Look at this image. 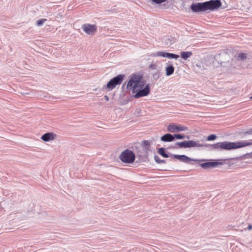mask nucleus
Instances as JSON below:
<instances>
[{"label": "nucleus", "mask_w": 252, "mask_h": 252, "mask_svg": "<svg viewBox=\"0 0 252 252\" xmlns=\"http://www.w3.org/2000/svg\"><path fill=\"white\" fill-rule=\"evenodd\" d=\"M160 140L163 142H172L174 140V136L170 133H166L161 137Z\"/></svg>", "instance_id": "obj_15"}, {"label": "nucleus", "mask_w": 252, "mask_h": 252, "mask_svg": "<svg viewBox=\"0 0 252 252\" xmlns=\"http://www.w3.org/2000/svg\"><path fill=\"white\" fill-rule=\"evenodd\" d=\"M119 158L123 162L126 163H132L135 159V155L133 151L126 149L119 156Z\"/></svg>", "instance_id": "obj_5"}, {"label": "nucleus", "mask_w": 252, "mask_h": 252, "mask_svg": "<svg viewBox=\"0 0 252 252\" xmlns=\"http://www.w3.org/2000/svg\"><path fill=\"white\" fill-rule=\"evenodd\" d=\"M82 28L84 32L89 35H93L97 31V27L95 25L90 24H83Z\"/></svg>", "instance_id": "obj_10"}, {"label": "nucleus", "mask_w": 252, "mask_h": 252, "mask_svg": "<svg viewBox=\"0 0 252 252\" xmlns=\"http://www.w3.org/2000/svg\"><path fill=\"white\" fill-rule=\"evenodd\" d=\"M245 135H249V134H252V129H249L248 131H246L244 133Z\"/></svg>", "instance_id": "obj_29"}, {"label": "nucleus", "mask_w": 252, "mask_h": 252, "mask_svg": "<svg viewBox=\"0 0 252 252\" xmlns=\"http://www.w3.org/2000/svg\"><path fill=\"white\" fill-rule=\"evenodd\" d=\"M142 76L140 75L133 74L129 79L126 88L132 89V93L135 94L134 97L136 98L147 95L150 93L149 85H147L144 88V84L141 81Z\"/></svg>", "instance_id": "obj_1"}, {"label": "nucleus", "mask_w": 252, "mask_h": 252, "mask_svg": "<svg viewBox=\"0 0 252 252\" xmlns=\"http://www.w3.org/2000/svg\"><path fill=\"white\" fill-rule=\"evenodd\" d=\"M192 55V52L190 51L181 52V57L185 60H187L188 59L190 58Z\"/></svg>", "instance_id": "obj_20"}, {"label": "nucleus", "mask_w": 252, "mask_h": 252, "mask_svg": "<svg viewBox=\"0 0 252 252\" xmlns=\"http://www.w3.org/2000/svg\"><path fill=\"white\" fill-rule=\"evenodd\" d=\"M152 56L153 57H162L163 58L174 59L176 60L179 58V56L178 55L162 51L157 52L153 54Z\"/></svg>", "instance_id": "obj_11"}, {"label": "nucleus", "mask_w": 252, "mask_h": 252, "mask_svg": "<svg viewBox=\"0 0 252 252\" xmlns=\"http://www.w3.org/2000/svg\"><path fill=\"white\" fill-rule=\"evenodd\" d=\"M207 64L204 63H198L194 66V69L197 73L203 74L204 73L205 71L207 69Z\"/></svg>", "instance_id": "obj_13"}, {"label": "nucleus", "mask_w": 252, "mask_h": 252, "mask_svg": "<svg viewBox=\"0 0 252 252\" xmlns=\"http://www.w3.org/2000/svg\"><path fill=\"white\" fill-rule=\"evenodd\" d=\"M124 77V75L120 74L113 77L107 83L106 86H104L103 88H107L109 90H113L117 85L122 83Z\"/></svg>", "instance_id": "obj_6"}, {"label": "nucleus", "mask_w": 252, "mask_h": 252, "mask_svg": "<svg viewBox=\"0 0 252 252\" xmlns=\"http://www.w3.org/2000/svg\"><path fill=\"white\" fill-rule=\"evenodd\" d=\"M248 229L250 230L252 229V225L250 224L248 227Z\"/></svg>", "instance_id": "obj_30"}, {"label": "nucleus", "mask_w": 252, "mask_h": 252, "mask_svg": "<svg viewBox=\"0 0 252 252\" xmlns=\"http://www.w3.org/2000/svg\"><path fill=\"white\" fill-rule=\"evenodd\" d=\"M247 58L246 54L245 53H240L238 54L237 56V59H240L241 60H244Z\"/></svg>", "instance_id": "obj_24"}, {"label": "nucleus", "mask_w": 252, "mask_h": 252, "mask_svg": "<svg viewBox=\"0 0 252 252\" xmlns=\"http://www.w3.org/2000/svg\"><path fill=\"white\" fill-rule=\"evenodd\" d=\"M56 134L52 132H47L44 134L41 137V139L45 142L50 141L55 139Z\"/></svg>", "instance_id": "obj_14"}, {"label": "nucleus", "mask_w": 252, "mask_h": 252, "mask_svg": "<svg viewBox=\"0 0 252 252\" xmlns=\"http://www.w3.org/2000/svg\"><path fill=\"white\" fill-rule=\"evenodd\" d=\"M211 148L213 150L218 151H223V144L222 142H218L217 143L210 145Z\"/></svg>", "instance_id": "obj_16"}, {"label": "nucleus", "mask_w": 252, "mask_h": 252, "mask_svg": "<svg viewBox=\"0 0 252 252\" xmlns=\"http://www.w3.org/2000/svg\"><path fill=\"white\" fill-rule=\"evenodd\" d=\"M251 99H252V96L251 97Z\"/></svg>", "instance_id": "obj_33"}, {"label": "nucleus", "mask_w": 252, "mask_h": 252, "mask_svg": "<svg viewBox=\"0 0 252 252\" xmlns=\"http://www.w3.org/2000/svg\"><path fill=\"white\" fill-rule=\"evenodd\" d=\"M175 38H174L172 37H171L166 38L164 42H165V44L167 45H171L175 42Z\"/></svg>", "instance_id": "obj_22"}, {"label": "nucleus", "mask_w": 252, "mask_h": 252, "mask_svg": "<svg viewBox=\"0 0 252 252\" xmlns=\"http://www.w3.org/2000/svg\"><path fill=\"white\" fill-rule=\"evenodd\" d=\"M154 159H155V161L158 163H160V161L161 160L160 159V158L158 156H157V155L155 156Z\"/></svg>", "instance_id": "obj_28"}, {"label": "nucleus", "mask_w": 252, "mask_h": 252, "mask_svg": "<svg viewBox=\"0 0 252 252\" xmlns=\"http://www.w3.org/2000/svg\"><path fill=\"white\" fill-rule=\"evenodd\" d=\"M172 157L176 159H179L180 161L186 163H190V161H195L197 163H199L201 161L204 160V159H193L187 157L186 155H172Z\"/></svg>", "instance_id": "obj_8"}, {"label": "nucleus", "mask_w": 252, "mask_h": 252, "mask_svg": "<svg viewBox=\"0 0 252 252\" xmlns=\"http://www.w3.org/2000/svg\"><path fill=\"white\" fill-rule=\"evenodd\" d=\"M166 0H150L152 3L156 4H160L166 1Z\"/></svg>", "instance_id": "obj_27"}, {"label": "nucleus", "mask_w": 252, "mask_h": 252, "mask_svg": "<svg viewBox=\"0 0 252 252\" xmlns=\"http://www.w3.org/2000/svg\"><path fill=\"white\" fill-rule=\"evenodd\" d=\"M221 5L220 0H210L203 2L192 3L190 8L195 13H200L207 10L214 11Z\"/></svg>", "instance_id": "obj_2"}, {"label": "nucleus", "mask_w": 252, "mask_h": 252, "mask_svg": "<svg viewBox=\"0 0 252 252\" xmlns=\"http://www.w3.org/2000/svg\"><path fill=\"white\" fill-rule=\"evenodd\" d=\"M46 21V19H45L39 20L36 22V25L38 27H40L44 24V23Z\"/></svg>", "instance_id": "obj_25"}, {"label": "nucleus", "mask_w": 252, "mask_h": 252, "mask_svg": "<svg viewBox=\"0 0 252 252\" xmlns=\"http://www.w3.org/2000/svg\"><path fill=\"white\" fill-rule=\"evenodd\" d=\"M251 141L252 142H248L247 141H241L235 142L223 141L222 142L223 151L234 150L251 145H252V140H251Z\"/></svg>", "instance_id": "obj_4"}, {"label": "nucleus", "mask_w": 252, "mask_h": 252, "mask_svg": "<svg viewBox=\"0 0 252 252\" xmlns=\"http://www.w3.org/2000/svg\"><path fill=\"white\" fill-rule=\"evenodd\" d=\"M177 146L180 148H186V141L176 142L175 145L171 146V148L173 149H178Z\"/></svg>", "instance_id": "obj_19"}, {"label": "nucleus", "mask_w": 252, "mask_h": 252, "mask_svg": "<svg viewBox=\"0 0 252 252\" xmlns=\"http://www.w3.org/2000/svg\"><path fill=\"white\" fill-rule=\"evenodd\" d=\"M174 67L172 64H168L165 67L166 75L167 76L171 75L174 72Z\"/></svg>", "instance_id": "obj_17"}, {"label": "nucleus", "mask_w": 252, "mask_h": 252, "mask_svg": "<svg viewBox=\"0 0 252 252\" xmlns=\"http://www.w3.org/2000/svg\"><path fill=\"white\" fill-rule=\"evenodd\" d=\"M142 145L143 146V149L145 152L144 156H146L148 153V150H149L150 143L148 140H144L142 142Z\"/></svg>", "instance_id": "obj_18"}, {"label": "nucleus", "mask_w": 252, "mask_h": 252, "mask_svg": "<svg viewBox=\"0 0 252 252\" xmlns=\"http://www.w3.org/2000/svg\"><path fill=\"white\" fill-rule=\"evenodd\" d=\"M104 98H105V99L106 101H108V100H109V97H108L107 95H105L104 96Z\"/></svg>", "instance_id": "obj_31"}, {"label": "nucleus", "mask_w": 252, "mask_h": 252, "mask_svg": "<svg viewBox=\"0 0 252 252\" xmlns=\"http://www.w3.org/2000/svg\"><path fill=\"white\" fill-rule=\"evenodd\" d=\"M158 153L164 158H168L169 156L166 153L165 149L164 148H160L158 150Z\"/></svg>", "instance_id": "obj_21"}, {"label": "nucleus", "mask_w": 252, "mask_h": 252, "mask_svg": "<svg viewBox=\"0 0 252 252\" xmlns=\"http://www.w3.org/2000/svg\"><path fill=\"white\" fill-rule=\"evenodd\" d=\"M207 147L208 144H203L199 143V141H195L193 140L186 141V148L192 147Z\"/></svg>", "instance_id": "obj_12"}, {"label": "nucleus", "mask_w": 252, "mask_h": 252, "mask_svg": "<svg viewBox=\"0 0 252 252\" xmlns=\"http://www.w3.org/2000/svg\"><path fill=\"white\" fill-rule=\"evenodd\" d=\"M217 138V136L215 134H211L208 136L207 138V140L208 141H212L214 140Z\"/></svg>", "instance_id": "obj_26"}, {"label": "nucleus", "mask_w": 252, "mask_h": 252, "mask_svg": "<svg viewBox=\"0 0 252 252\" xmlns=\"http://www.w3.org/2000/svg\"><path fill=\"white\" fill-rule=\"evenodd\" d=\"M215 60L220 63L222 66L229 68L234 66L233 59L226 52H222L215 56Z\"/></svg>", "instance_id": "obj_3"}, {"label": "nucleus", "mask_w": 252, "mask_h": 252, "mask_svg": "<svg viewBox=\"0 0 252 252\" xmlns=\"http://www.w3.org/2000/svg\"><path fill=\"white\" fill-rule=\"evenodd\" d=\"M188 129V128L187 126L181 125H177L174 123H170L167 127L168 131L171 133L186 131Z\"/></svg>", "instance_id": "obj_7"}, {"label": "nucleus", "mask_w": 252, "mask_h": 252, "mask_svg": "<svg viewBox=\"0 0 252 252\" xmlns=\"http://www.w3.org/2000/svg\"><path fill=\"white\" fill-rule=\"evenodd\" d=\"M174 136V139L175 140V139H185L186 138H189V136H185V135L184 134H175L173 135Z\"/></svg>", "instance_id": "obj_23"}, {"label": "nucleus", "mask_w": 252, "mask_h": 252, "mask_svg": "<svg viewBox=\"0 0 252 252\" xmlns=\"http://www.w3.org/2000/svg\"><path fill=\"white\" fill-rule=\"evenodd\" d=\"M204 160L207 161V160H205L203 159ZM210 161H207L203 163H201L202 161H201L199 163V165L203 169H208L212 168H215L219 165L222 164V162H218V161H214L213 160H211Z\"/></svg>", "instance_id": "obj_9"}, {"label": "nucleus", "mask_w": 252, "mask_h": 252, "mask_svg": "<svg viewBox=\"0 0 252 252\" xmlns=\"http://www.w3.org/2000/svg\"><path fill=\"white\" fill-rule=\"evenodd\" d=\"M165 163V160H164V159H161L160 161V163Z\"/></svg>", "instance_id": "obj_32"}]
</instances>
